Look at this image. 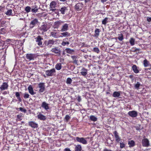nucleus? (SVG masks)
Returning a JSON list of instances; mask_svg holds the SVG:
<instances>
[{"instance_id": "nucleus-45", "label": "nucleus", "mask_w": 151, "mask_h": 151, "mask_svg": "<svg viewBox=\"0 0 151 151\" xmlns=\"http://www.w3.org/2000/svg\"><path fill=\"white\" fill-rule=\"evenodd\" d=\"M6 22L2 21L1 22L0 24V27H4L6 26Z\"/></svg>"}, {"instance_id": "nucleus-31", "label": "nucleus", "mask_w": 151, "mask_h": 151, "mask_svg": "<svg viewBox=\"0 0 151 151\" xmlns=\"http://www.w3.org/2000/svg\"><path fill=\"white\" fill-rule=\"evenodd\" d=\"M135 41V40L134 38L133 37H131L130 38L129 42L131 46H133L134 45Z\"/></svg>"}, {"instance_id": "nucleus-12", "label": "nucleus", "mask_w": 151, "mask_h": 151, "mask_svg": "<svg viewBox=\"0 0 151 151\" xmlns=\"http://www.w3.org/2000/svg\"><path fill=\"white\" fill-rule=\"evenodd\" d=\"M39 87L40 88L39 91L40 92H43L45 90V85L44 83H40L38 84Z\"/></svg>"}, {"instance_id": "nucleus-15", "label": "nucleus", "mask_w": 151, "mask_h": 151, "mask_svg": "<svg viewBox=\"0 0 151 151\" xmlns=\"http://www.w3.org/2000/svg\"><path fill=\"white\" fill-rule=\"evenodd\" d=\"M29 126L33 128H37L38 127V124L33 121H30L28 122Z\"/></svg>"}, {"instance_id": "nucleus-2", "label": "nucleus", "mask_w": 151, "mask_h": 151, "mask_svg": "<svg viewBox=\"0 0 151 151\" xmlns=\"http://www.w3.org/2000/svg\"><path fill=\"white\" fill-rule=\"evenodd\" d=\"M35 39L37 45L40 47H43L42 42V41L43 40V38L40 36H38Z\"/></svg>"}, {"instance_id": "nucleus-38", "label": "nucleus", "mask_w": 151, "mask_h": 151, "mask_svg": "<svg viewBox=\"0 0 151 151\" xmlns=\"http://www.w3.org/2000/svg\"><path fill=\"white\" fill-rule=\"evenodd\" d=\"M108 19V17L105 18L102 21V24H103L105 25L106 24L108 21L107 20Z\"/></svg>"}, {"instance_id": "nucleus-8", "label": "nucleus", "mask_w": 151, "mask_h": 151, "mask_svg": "<svg viewBox=\"0 0 151 151\" xmlns=\"http://www.w3.org/2000/svg\"><path fill=\"white\" fill-rule=\"evenodd\" d=\"M35 57V55L33 54L27 53L26 55L27 59L29 60V61L34 60Z\"/></svg>"}, {"instance_id": "nucleus-22", "label": "nucleus", "mask_w": 151, "mask_h": 151, "mask_svg": "<svg viewBox=\"0 0 151 151\" xmlns=\"http://www.w3.org/2000/svg\"><path fill=\"white\" fill-rule=\"evenodd\" d=\"M55 43V41L53 39L49 40L48 42L47 46L48 47H51L52 45H53Z\"/></svg>"}, {"instance_id": "nucleus-21", "label": "nucleus", "mask_w": 151, "mask_h": 151, "mask_svg": "<svg viewBox=\"0 0 151 151\" xmlns=\"http://www.w3.org/2000/svg\"><path fill=\"white\" fill-rule=\"evenodd\" d=\"M128 145L129 147H133L135 145V142L134 140H131L128 142Z\"/></svg>"}, {"instance_id": "nucleus-16", "label": "nucleus", "mask_w": 151, "mask_h": 151, "mask_svg": "<svg viewBox=\"0 0 151 151\" xmlns=\"http://www.w3.org/2000/svg\"><path fill=\"white\" fill-rule=\"evenodd\" d=\"M37 118L41 120L45 121L46 120V116L40 113L37 116Z\"/></svg>"}, {"instance_id": "nucleus-47", "label": "nucleus", "mask_w": 151, "mask_h": 151, "mask_svg": "<svg viewBox=\"0 0 151 151\" xmlns=\"http://www.w3.org/2000/svg\"><path fill=\"white\" fill-rule=\"evenodd\" d=\"M140 86V84L139 82H137V83L135 85L134 87L135 88L138 89L139 88Z\"/></svg>"}, {"instance_id": "nucleus-43", "label": "nucleus", "mask_w": 151, "mask_h": 151, "mask_svg": "<svg viewBox=\"0 0 151 151\" xmlns=\"http://www.w3.org/2000/svg\"><path fill=\"white\" fill-rule=\"evenodd\" d=\"M72 79L70 78H67L66 83L67 84H70L72 82Z\"/></svg>"}, {"instance_id": "nucleus-35", "label": "nucleus", "mask_w": 151, "mask_h": 151, "mask_svg": "<svg viewBox=\"0 0 151 151\" xmlns=\"http://www.w3.org/2000/svg\"><path fill=\"white\" fill-rule=\"evenodd\" d=\"M16 109L17 110H19V111L23 112L24 113L27 112V110L22 107L17 108H16Z\"/></svg>"}, {"instance_id": "nucleus-11", "label": "nucleus", "mask_w": 151, "mask_h": 151, "mask_svg": "<svg viewBox=\"0 0 151 151\" xmlns=\"http://www.w3.org/2000/svg\"><path fill=\"white\" fill-rule=\"evenodd\" d=\"M128 115L132 117H135L137 116V112L134 111H129L128 113Z\"/></svg>"}, {"instance_id": "nucleus-53", "label": "nucleus", "mask_w": 151, "mask_h": 151, "mask_svg": "<svg viewBox=\"0 0 151 151\" xmlns=\"http://www.w3.org/2000/svg\"><path fill=\"white\" fill-rule=\"evenodd\" d=\"M132 49L133 50L132 51L133 52H136L137 51H139L140 50V49L136 48L135 47H133L132 48Z\"/></svg>"}, {"instance_id": "nucleus-40", "label": "nucleus", "mask_w": 151, "mask_h": 151, "mask_svg": "<svg viewBox=\"0 0 151 151\" xmlns=\"http://www.w3.org/2000/svg\"><path fill=\"white\" fill-rule=\"evenodd\" d=\"M70 116L69 115H66L64 119V121L68 122V121L70 119Z\"/></svg>"}, {"instance_id": "nucleus-59", "label": "nucleus", "mask_w": 151, "mask_h": 151, "mask_svg": "<svg viewBox=\"0 0 151 151\" xmlns=\"http://www.w3.org/2000/svg\"><path fill=\"white\" fill-rule=\"evenodd\" d=\"M77 100L78 101L80 102L81 100V97L79 96H78L77 99Z\"/></svg>"}, {"instance_id": "nucleus-10", "label": "nucleus", "mask_w": 151, "mask_h": 151, "mask_svg": "<svg viewBox=\"0 0 151 151\" xmlns=\"http://www.w3.org/2000/svg\"><path fill=\"white\" fill-rule=\"evenodd\" d=\"M116 142L117 143H119L121 140V138L119 137V134L117 131H115L113 132Z\"/></svg>"}, {"instance_id": "nucleus-30", "label": "nucleus", "mask_w": 151, "mask_h": 151, "mask_svg": "<svg viewBox=\"0 0 151 151\" xmlns=\"http://www.w3.org/2000/svg\"><path fill=\"white\" fill-rule=\"evenodd\" d=\"M61 22L60 21L56 22L54 23V26L55 28H58L61 24Z\"/></svg>"}, {"instance_id": "nucleus-55", "label": "nucleus", "mask_w": 151, "mask_h": 151, "mask_svg": "<svg viewBox=\"0 0 151 151\" xmlns=\"http://www.w3.org/2000/svg\"><path fill=\"white\" fill-rule=\"evenodd\" d=\"M11 39H6L4 41V42H11Z\"/></svg>"}, {"instance_id": "nucleus-61", "label": "nucleus", "mask_w": 151, "mask_h": 151, "mask_svg": "<svg viewBox=\"0 0 151 151\" xmlns=\"http://www.w3.org/2000/svg\"><path fill=\"white\" fill-rule=\"evenodd\" d=\"M91 0H84L85 3H86L88 2H89Z\"/></svg>"}, {"instance_id": "nucleus-33", "label": "nucleus", "mask_w": 151, "mask_h": 151, "mask_svg": "<svg viewBox=\"0 0 151 151\" xmlns=\"http://www.w3.org/2000/svg\"><path fill=\"white\" fill-rule=\"evenodd\" d=\"M118 39L120 41H122L124 40V37L122 34H118Z\"/></svg>"}, {"instance_id": "nucleus-4", "label": "nucleus", "mask_w": 151, "mask_h": 151, "mask_svg": "<svg viewBox=\"0 0 151 151\" xmlns=\"http://www.w3.org/2000/svg\"><path fill=\"white\" fill-rule=\"evenodd\" d=\"M49 28L50 27L48 24L46 23H45L41 25L40 27V30L44 32L47 31Z\"/></svg>"}, {"instance_id": "nucleus-58", "label": "nucleus", "mask_w": 151, "mask_h": 151, "mask_svg": "<svg viewBox=\"0 0 151 151\" xmlns=\"http://www.w3.org/2000/svg\"><path fill=\"white\" fill-rule=\"evenodd\" d=\"M136 129L137 130H140V128L139 126H136Z\"/></svg>"}, {"instance_id": "nucleus-54", "label": "nucleus", "mask_w": 151, "mask_h": 151, "mask_svg": "<svg viewBox=\"0 0 151 151\" xmlns=\"http://www.w3.org/2000/svg\"><path fill=\"white\" fill-rule=\"evenodd\" d=\"M38 10V8H33L32 9L31 11L33 13H35Z\"/></svg>"}, {"instance_id": "nucleus-42", "label": "nucleus", "mask_w": 151, "mask_h": 151, "mask_svg": "<svg viewBox=\"0 0 151 151\" xmlns=\"http://www.w3.org/2000/svg\"><path fill=\"white\" fill-rule=\"evenodd\" d=\"M31 8L29 6H27L25 7V11L27 13L29 12L30 11Z\"/></svg>"}, {"instance_id": "nucleus-49", "label": "nucleus", "mask_w": 151, "mask_h": 151, "mask_svg": "<svg viewBox=\"0 0 151 151\" xmlns=\"http://www.w3.org/2000/svg\"><path fill=\"white\" fill-rule=\"evenodd\" d=\"M29 95L27 93H25L24 95V97L25 99H27L29 98Z\"/></svg>"}, {"instance_id": "nucleus-14", "label": "nucleus", "mask_w": 151, "mask_h": 151, "mask_svg": "<svg viewBox=\"0 0 151 151\" xmlns=\"http://www.w3.org/2000/svg\"><path fill=\"white\" fill-rule=\"evenodd\" d=\"M41 106L42 108L47 111L50 109L49 104L45 101H44L42 103Z\"/></svg>"}, {"instance_id": "nucleus-63", "label": "nucleus", "mask_w": 151, "mask_h": 151, "mask_svg": "<svg viewBox=\"0 0 151 151\" xmlns=\"http://www.w3.org/2000/svg\"><path fill=\"white\" fill-rule=\"evenodd\" d=\"M2 94L4 95H6L7 94V92L6 91H5Z\"/></svg>"}, {"instance_id": "nucleus-32", "label": "nucleus", "mask_w": 151, "mask_h": 151, "mask_svg": "<svg viewBox=\"0 0 151 151\" xmlns=\"http://www.w3.org/2000/svg\"><path fill=\"white\" fill-rule=\"evenodd\" d=\"M82 148L81 146L79 145H77L75 148V151H81Z\"/></svg>"}, {"instance_id": "nucleus-50", "label": "nucleus", "mask_w": 151, "mask_h": 151, "mask_svg": "<svg viewBox=\"0 0 151 151\" xmlns=\"http://www.w3.org/2000/svg\"><path fill=\"white\" fill-rule=\"evenodd\" d=\"M93 51L98 53L99 52V50L98 47H95L93 48Z\"/></svg>"}, {"instance_id": "nucleus-3", "label": "nucleus", "mask_w": 151, "mask_h": 151, "mask_svg": "<svg viewBox=\"0 0 151 151\" xmlns=\"http://www.w3.org/2000/svg\"><path fill=\"white\" fill-rule=\"evenodd\" d=\"M84 6V5L82 3L79 2L77 3L75 6V9L77 11H81Z\"/></svg>"}, {"instance_id": "nucleus-17", "label": "nucleus", "mask_w": 151, "mask_h": 151, "mask_svg": "<svg viewBox=\"0 0 151 151\" xmlns=\"http://www.w3.org/2000/svg\"><path fill=\"white\" fill-rule=\"evenodd\" d=\"M29 93L32 95H34L36 93L33 90V88L31 85H29L28 87Z\"/></svg>"}, {"instance_id": "nucleus-56", "label": "nucleus", "mask_w": 151, "mask_h": 151, "mask_svg": "<svg viewBox=\"0 0 151 151\" xmlns=\"http://www.w3.org/2000/svg\"><path fill=\"white\" fill-rule=\"evenodd\" d=\"M4 8L1 6H0V12H3L4 11Z\"/></svg>"}, {"instance_id": "nucleus-48", "label": "nucleus", "mask_w": 151, "mask_h": 151, "mask_svg": "<svg viewBox=\"0 0 151 151\" xmlns=\"http://www.w3.org/2000/svg\"><path fill=\"white\" fill-rule=\"evenodd\" d=\"M22 114H20L18 115L17 116V119H18V120L19 121L21 120L22 118Z\"/></svg>"}, {"instance_id": "nucleus-29", "label": "nucleus", "mask_w": 151, "mask_h": 151, "mask_svg": "<svg viewBox=\"0 0 151 151\" xmlns=\"http://www.w3.org/2000/svg\"><path fill=\"white\" fill-rule=\"evenodd\" d=\"M71 57L72 58L73 60V63H74L77 64L78 60H76V58H77V57L76 56L73 55Z\"/></svg>"}, {"instance_id": "nucleus-34", "label": "nucleus", "mask_w": 151, "mask_h": 151, "mask_svg": "<svg viewBox=\"0 0 151 151\" xmlns=\"http://www.w3.org/2000/svg\"><path fill=\"white\" fill-rule=\"evenodd\" d=\"M65 50L67 53L69 54H71L74 52L73 50H71L69 48H67L65 49Z\"/></svg>"}, {"instance_id": "nucleus-26", "label": "nucleus", "mask_w": 151, "mask_h": 151, "mask_svg": "<svg viewBox=\"0 0 151 151\" xmlns=\"http://www.w3.org/2000/svg\"><path fill=\"white\" fill-rule=\"evenodd\" d=\"M120 95V94L119 92L115 91L113 93L112 96L116 98L119 97Z\"/></svg>"}, {"instance_id": "nucleus-9", "label": "nucleus", "mask_w": 151, "mask_h": 151, "mask_svg": "<svg viewBox=\"0 0 151 151\" xmlns=\"http://www.w3.org/2000/svg\"><path fill=\"white\" fill-rule=\"evenodd\" d=\"M142 144L143 146L148 147L150 146L149 141L147 138L143 139L142 141Z\"/></svg>"}, {"instance_id": "nucleus-7", "label": "nucleus", "mask_w": 151, "mask_h": 151, "mask_svg": "<svg viewBox=\"0 0 151 151\" xmlns=\"http://www.w3.org/2000/svg\"><path fill=\"white\" fill-rule=\"evenodd\" d=\"M38 23L37 19L35 18L32 20L30 22L29 27L31 28H33Z\"/></svg>"}, {"instance_id": "nucleus-20", "label": "nucleus", "mask_w": 151, "mask_h": 151, "mask_svg": "<svg viewBox=\"0 0 151 151\" xmlns=\"http://www.w3.org/2000/svg\"><path fill=\"white\" fill-rule=\"evenodd\" d=\"M81 73L82 75L84 76H86L87 73V70L83 68L81 70Z\"/></svg>"}, {"instance_id": "nucleus-39", "label": "nucleus", "mask_w": 151, "mask_h": 151, "mask_svg": "<svg viewBox=\"0 0 151 151\" xmlns=\"http://www.w3.org/2000/svg\"><path fill=\"white\" fill-rule=\"evenodd\" d=\"M6 32V29L5 28H1L0 29V34H4Z\"/></svg>"}, {"instance_id": "nucleus-27", "label": "nucleus", "mask_w": 151, "mask_h": 151, "mask_svg": "<svg viewBox=\"0 0 151 151\" xmlns=\"http://www.w3.org/2000/svg\"><path fill=\"white\" fill-rule=\"evenodd\" d=\"M15 96L19 101V102H21L22 100L20 97V93L18 92H17L15 93Z\"/></svg>"}, {"instance_id": "nucleus-13", "label": "nucleus", "mask_w": 151, "mask_h": 151, "mask_svg": "<svg viewBox=\"0 0 151 151\" xmlns=\"http://www.w3.org/2000/svg\"><path fill=\"white\" fill-rule=\"evenodd\" d=\"M8 87L9 85L7 83L4 82L0 87V89L1 91L6 90L8 89Z\"/></svg>"}, {"instance_id": "nucleus-6", "label": "nucleus", "mask_w": 151, "mask_h": 151, "mask_svg": "<svg viewBox=\"0 0 151 151\" xmlns=\"http://www.w3.org/2000/svg\"><path fill=\"white\" fill-rule=\"evenodd\" d=\"M76 139L77 142L81 143L85 145L87 143V141L83 137H76Z\"/></svg>"}, {"instance_id": "nucleus-25", "label": "nucleus", "mask_w": 151, "mask_h": 151, "mask_svg": "<svg viewBox=\"0 0 151 151\" xmlns=\"http://www.w3.org/2000/svg\"><path fill=\"white\" fill-rule=\"evenodd\" d=\"M68 40V38H65L63 40V41L61 43L62 45L64 46L66 45H68L70 44L69 42L67 41V40Z\"/></svg>"}, {"instance_id": "nucleus-37", "label": "nucleus", "mask_w": 151, "mask_h": 151, "mask_svg": "<svg viewBox=\"0 0 151 151\" xmlns=\"http://www.w3.org/2000/svg\"><path fill=\"white\" fill-rule=\"evenodd\" d=\"M149 62L147 60L145 59L143 61V64L145 67H147L148 66Z\"/></svg>"}, {"instance_id": "nucleus-64", "label": "nucleus", "mask_w": 151, "mask_h": 151, "mask_svg": "<svg viewBox=\"0 0 151 151\" xmlns=\"http://www.w3.org/2000/svg\"><path fill=\"white\" fill-rule=\"evenodd\" d=\"M147 20L149 22L151 21V17L149 18V19L147 18Z\"/></svg>"}, {"instance_id": "nucleus-5", "label": "nucleus", "mask_w": 151, "mask_h": 151, "mask_svg": "<svg viewBox=\"0 0 151 151\" xmlns=\"http://www.w3.org/2000/svg\"><path fill=\"white\" fill-rule=\"evenodd\" d=\"M51 51L55 53L56 55L60 56V50L58 47H55L51 50Z\"/></svg>"}, {"instance_id": "nucleus-51", "label": "nucleus", "mask_w": 151, "mask_h": 151, "mask_svg": "<svg viewBox=\"0 0 151 151\" xmlns=\"http://www.w3.org/2000/svg\"><path fill=\"white\" fill-rule=\"evenodd\" d=\"M119 143L120 145V148H122L125 147V144L123 142H120Z\"/></svg>"}, {"instance_id": "nucleus-44", "label": "nucleus", "mask_w": 151, "mask_h": 151, "mask_svg": "<svg viewBox=\"0 0 151 151\" xmlns=\"http://www.w3.org/2000/svg\"><path fill=\"white\" fill-rule=\"evenodd\" d=\"M61 34L64 37H65L66 36H68L70 35V33L67 32L62 33Z\"/></svg>"}, {"instance_id": "nucleus-18", "label": "nucleus", "mask_w": 151, "mask_h": 151, "mask_svg": "<svg viewBox=\"0 0 151 151\" xmlns=\"http://www.w3.org/2000/svg\"><path fill=\"white\" fill-rule=\"evenodd\" d=\"M68 10V9L67 7H65V6H63L62 7L60 8L59 10L61 14H64L65 12H66Z\"/></svg>"}, {"instance_id": "nucleus-60", "label": "nucleus", "mask_w": 151, "mask_h": 151, "mask_svg": "<svg viewBox=\"0 0 151 151\" xmlns=\"http://www.w3.org/2000/svg\"><path fill=\"white\" fill-rule=\"evenodd\" d=\"M65 151H71L69 148H65L64 150Z\"/></svg>"}, {"instance_id": "nucleus-62", "label": "nucleus", "mask_w": 151, "mask_h": 151, "mask_svg": "<svg viewBox=\"0 0 151 151\" xmlns=\"http://www.w3.org/2000/svg\"><path fill=\"white\" fill-rule=\"evenodd\" d=\"M133 76L132 75H130L129 76V77L131 79L133 78Z\"/></svg>"}, {"instance_id": "nucleus-1", "label": "nucleus", "mask_w": 151, "mask_h": 151, "mask_svg": "<svg viewBox=\"0 0 151 151\" xmlns=\"http://www.w3.org/2000/svg\"><path fill=\"white\" fill-rule=\"evenodd\" d=\"M55 73L56 70L54 68L47 70L45 71V74L48 76H52L55 75Z\"/></svg>"}, {"instance_id": "nucleus-57", "label": "nucleus", "mask_w": 151, "mask_h": 151, "mask_svg": "<svg viewBox=\"0 0 151 151\" xmlns=\"http://www.w3.org/2000/svg\"><path fill=\"white\" fill-rule=\"evenodd\" d=\"M103 151H112L110 150H109L106 148H105L104 149Z\"/></svg>"}, {"instance_id": "nucleus-19", "label": "nucleus", "mask_w": 151, "mask_h": 151, "mask_svg": "<svg viewBox=\"0 0 151 151\" xmlns=\"http://www.w3.org/2000/svg\"><path fill=\"white\" fill-rule=\"evenodd\" d=\"M68 28V25L67 24H65L63 26L61 30V32H64L67 31Z\"/></svg>"}, {"instance_id": "nucleus-36", "label": "nucleus", "mask_w": 151, "mask_h": 151, "mask_svg": "<svg viewBox=\"0 0 151 151\" xmlns=\"http://www.w3.org/2000/svg\"><path fill=\"white\" fill-rule=\"evenodd\" d=\"M90 119L91 121L93 122H96L97 120V118L93 115L90 116Z\"/></svg>"}, {"instance_id": "nucleus-46", "label": "nucleus", "mask_w": 151, "mask_h": 151, "mask_svg": "<svg viewBox=\"0 0 151 151\" xmlns=\"http://www.w3.org/2000/svg\"><path fill=\"white\" fill-rule=\"evenodd\" d=\"M12 12V9H8L7 11V12H6L5 14L6 15L10 16L11 15Z\"/></svg>"}, {"instance_id": "nucleus-41", "label": "nucleus", "mask_w": 151, "mask_h": 151, "mask_svg": "<svg viewBox=\"0 0 151 151\" xmlns=\"http://www.w3.org/2000/svg\"><path fill=\"white\" fill-rule=\"evenodd\" d=\"M100 31L99 29H96L95 31V36H98L99 35V33Z\"/></svg>"}, {"instance_id": "nucleus-24", "label": "nucleus", "mask_w": 151, "mask_h": 151, "mask_svg": "<svg viewBox=\"0 0 151 151\" xmlns=\"http://www.w3.org/2000/svg\"><path fill=\"white\" fill-rule=\"evenodd\" d=\"M62 66L61 63H58L55 65V68L57 70H60L62 68Z\"/></svg>"}, {"instance_id": "nucleus-23", "label": "nucleus", "mask_w": 151, "mask_h": 151, "mask_svg": "<svg viewBox=\"0 0 151 151\" xmlns=\"http://www.w3.org/2000/svg\"><path fill=\"white\" fill-rule=\"evenodd\" d=\"M132 69L135 73H139V70L137 69V66L136 65H133L132 66Z\"/></svg>"}, {"instance_id": "nucleus-52", "label": "nucleus", "mask_w": 151, "mask_h": 151, "mask_svg": "<svg viewBox=\"0 0 151 151\" xmlns=\"http://www.w3.org/2000/svg\"><path fill=\"white\" fill-rule=\"evenodd\" d=\"M50 34L52 37H56L57 36V33L53 32H51Z\"/></svg>"}, {"instance_id": "nucleus-28", "label": "nucleus", "mask_w": 151, "mask_h": 151, "mask_svg": "<svg viewBox=\"0 0 151 151\" xmlns=\"http://www.w3.org/2000/svg\"><path fill=\"white\" fill-rule=\"evenodd\" d=\"M56 4L57 3L55 1H52L50 4V6L51 8L52 9L55 8Z\"/></svg>"}]
</instances>
